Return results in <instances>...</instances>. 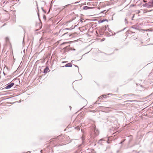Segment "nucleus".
I'll list each match as a JSON object with an SVG mask.
<instances>
[{"instance_id":"obj_1","label":"nucleus","mask_w":153,"mask_h":153,"mask_svg":"<svg viewBox=\"0 0 153 153\" xmlns=\"http://www.w3.org/2000/svg\"><path fill=\"white\" fill-rule=\"evenodd\" d=\"M152 4H151V2H149L147 3H146L145 4H143V6L146 7L147 8H150L152 7Z\"/></svg>"},{"instance_id":"obj_2","label":"nucleus","mask_w":153,"mask_h":153,"mask_svg":"<svg viewBox=\"0 0 153 153\" xmlns=\"http://www.w3.org/2000/svg\"><path fill=\"white\" fill-rule=\"evenodd\" d=\"M14 83H11L10 84L7 86L5 88L6 89H9L11 87L13 86Z\"/></svg>"},{"instance_id":"obj_3","label":"nucleus","mask_w":153,"mask_h":153,"mask_svg":"<svg viewBox=\"0 0 153 153\" xmlns=\"http://www.w3.org/2000/svg\"><path fill=\"white\" fill-rule=\"evenodd\" d=\"M132 28L134 29L138 30L139 29V27L137 25H136L132 26L131 27Z\"/></svg>"},{"instance_id":"obj_4","label":"nucleus","mask_w":153,"mask_h":153,"mask_svg":"<svg viewBox=\"0 0 153 153\" xmlns=\"http://www.w3.org/2000/svg\"><path fill=\"white\" fill-rule=\"evenodd\" d=\"M93 8L92 7H89L86 6H84L83 7V9L85 10H87L88 9H91Z\"/></svg>"},{"instance_id":"obj_5","label":"nucleus","mask_w":153,"mask_h":153,"mask_svg":"<svg viewBox=\"0 0 153 153\" xmlns=\"http://www.w3.org/2000/svg\"><path fill=\"white\" fill-rule=\"evenodd\" d=\"M49 70V68L48 67H46V68L44 69V73H47Z\"/></svg>"},{"instance_id":"obj_6","label":"nucleus","mask_w":153,"mask_h":153,"mask_svg":"<svg viewBox=\"0 0 153 153\" xmlns=\"http://www.w3.org/2000/svg\"><path fill=\"white\" fill-rule=\"evenodd\" d=\"M65 67H71L72 66V65L71 63H68L65 66Z\"/></svg>"},{"instance_id":"obj_7","label":"nucleus","mask_w":153,"mask_h":153,"mask_svg":"<svg viewBox=\"0 0 153 153\" xmlns=\"http://www.w3.org/2000/svg\"><path fill=\"white\" fill-rule=\"evenodd\" d=\"M132 94H124L123 96L122 97H121V98H122L123 97H127L129 95H132Z\"/></svg>"},{"instance_id":"obj_8","label":"nucleus","mask_w":153,"mask_h":153,"mask_svg":"<svg viewBox=\"0 0 153 153\" xmlns=\"http://www.w3.org/2000/svg\"><path fill=\"white\" fill-rule=\"evenodd\" d=\"M67 35V36H68L69 37L71 36V35H70V34L69 33H68V32L64 33L62 35V36H65V35Z\"/></svg>"},{"instance_id":"obj_9","label":"nucleus","mask_w":153,"mask_h":153,"mask_svg":"<svg viewBox=\"0 0 153 153\" xmlns=\"http://www.w3.org/2000/svg\"><path fill=\"white\" fill-rule=\"evenodd\" d=\"M107 20L106 19H105V20H104V19H103V20H100V21H99V23H102L104 22H105V21H106Z\"/></svg>"},{"instance_id":"obj_10","label":"nucleus","mask_w":153,"mask_h":153,"mask_svg":"<svg viewBox=\"0 0 153 153\" xmlns=\"http://www.w3.org/2000/svg\"><path fill=\"white\" fill-rule=\"evenodd\" d=\"M103 140V139H101L99 140L98 142V143H99L100 144H102L101 141H102Z\"/></svg>"},{"instance_id":"obj_11","label":"nucleus","mask_w":153,"mask_h":153,"mask_svg":"<svg viewBox=\"0 0 153 153\" xmlns=\"http://www.w3.org/2000/svg\"><path fill=\"white\" fill-rule=\"evenodd\" d=\"M125 22L126 24H127L128 23V22L126 18L125 19Z\"/></svg>"},{"instance_id":"obj_12","label":"nucleus","mask_w":153,"mask_h":153,"mask_svg":"<svg viewBox=\"0 0 153 153\" xmlns=\"http://www.w3.org/2000/svg\"><path fill=\"white\" fill-rule=\"evenodd\" d=\"M106 95H103L102 96V97H103V98H105L106 97Z\"/></svg>"},{"instance_id":"obj_13","label":"nucleus","mask_w":153,"mask_h":153,"mask_svg":"<svg viewBox=\"0 0 153 153\" xmlns=\"http://www.w3.org/2000/svg\"><path fill=\"white\" fill-rule=\"evenodd\" d=\"M41 8H42V10H43V11H44L45 13H46V12H45V10L43 9V7H42Z\"/></svg>"},{"instance_id":"obj_14","label":"nucleus","mask_w":153,"mask_h":153,"mask_svg":"<svg viewBox=\"0 0 153 153\" xmlns=\"http://www.w3.org/2000/svg\"><path fill=\"white\" fill-rule=\"evenodd\" d=\"M151 4H152V7H153V0H152V2H151Z\"/></svg>"},{"instance_id":"obj_15","label":"nucleus","mask_w":153,"mask_h":153,"mask_svg":"<svg viewBox=\"0 0 153 153\" xmlns=\"http://www.w3.org/2000/svg\"><path fill=\"white\" fill-rule=\"evenodd\" d=\"M108 95H113L114 94H111V93H109V94H108Z\"/></svg>"},{"instance_id":"obj_16","label":"nucleus","mask_w":153,"mask_h":153,"mask_svg":"<svg viewBox=\"0 0 153 153\" xmlns=\"http://www.w3.org/2000/svg\"><path fill=\"white\" fill-rule=\"evenodd\" d=\"M74 65V66H75V67H77V68H78V66L77 65Z\"/></svg>"},{"instance_id":"obj_17","label":"nucleus","mask_w":153,"mask_h":153,"mask_svg":"<svg viewBox=\"0 0 153 153\" xmlns=\"http://www.w3.org/2000/svg\"><path fill=\"white\" fill-rule=\"evenodd\" d=\"M111 118H112V119H115V118L114 117H111Z\"/></svg>"},{"instance_id":"obj_18","label":"nucleus","mask_w":153,"mask_h":153,"mask_svg":"<svg viewBox=\"0 0 153 153\" xmlns=\"http://www.w3.org/2000/svg\"><path fill=\"white\" fill-rule=\"evenodd\" d=\"M107 143H110L108 141H107Z\"/></svg>"},{"instance_id":"obj_19","label":"nucleus","mask_w":153,"mask_h":153,"mask_svg":"<svg viewBox=\"0 0 153 153\" xmlns=\"http://www.w3.org/2000/svg\"><path fill=\"white\" fill-rule=\"evenodd\" d=\"M153 10H153H150L149 11H148V12H150V11H152V10Z\"/></svg>"},{"instance_id":"obj_20","label":"nucleus","mask_w":153,"mask_h":153,"mask_svg":"<svg viewBox=\"0 0 153 153\" xmlns=\"http://www.w3.org/2000/svg\"><path fill=\"white\" fill-rule=\"evenodd\" d=\"M70 110H71V106H70Z\"/></svg>"},{"instance_id":"obj_21","label":"nucleus","mask_w":153,"mask_h":153,"mask_svg":"<svg viewBox=\"0 0 153 153\" xmlns=\"http://www.w3.org/2000/svg\"><path fill=\"white\" fill-rule=\"evenodd\" d=\"M43 18H45V16H44Z\"/></svg>"},{"instance_id":"obj_22","label":"nucleus","mask_w":153,"mask_h":153,"mask_svg":"<svg viewBox=\"0 0 153 153\" xmlns=\"http://www.w3.org/2000/svg\"><path fill=\"white\" fill-rule=\"evenodd\" d=\"M66 62H66H66H62V63Z\"/></svg>"},{"instance_id":"obj_23","label":"nucleus","mask_w":153,"mask_h":153,"mask_svg":"<svg viewBox=\"0 0 153 153\" xmlns=\"http://www.w3.org/2000/svg\"><path fill=\"white\" fill-rule=\"evenodd\" d=\"M93 151H94V150L93 149H91V152H92Z\"/></svg>"},{"instance_id":"obj_24","label":"nucleus","mask_w":153,"mask_h":153,"mask_svg":"<svg viewBox=\"0 0 153 153\" xmlns=\"http://www.w3.org/2000/svg\"><path fill=\"white\" fill-rule=\"evenodd\" d=\"M65 43H63L62 44H64Z\"/></svg>"},{"instance_id":"obj_25","label":"nucleus","mask_w":153,"mask_h":153,"mask_svg":"<svg viewBox=\"0 0 153 153\" xmlns=\"http://www.w3.org/2000/svg\"><path fill=\"white\" fill-rule=\"evenodd\" d=\"M42 150H41V153H42Z\"/></svg>"},{"instance_id":"obj_26","label":"nucleus","mask_w":153,"mask_h":153,"mask_svg":"<svg viewBox=\"0 0 153 153\" xmlns=\"http://www.w3.org/2000/svg\"><path fill=\"white\" fill-rule=\"evenodd\" d=\"M108 120H110V119H109V118H108Z\"/></svg>"},{"instance_id":"obj_27","label":"nucleus","mask_w":153,"mask_h":153,"mask_svg":"<svg viewBox=\"0 0 153 153\" xmlns=\"http://www.w3.org/2000/svg\"><path fill=\"white\" fill-rule=\"evenodd\" d=\"M144 1V2H146V1Z\"/></svg>"},{"instance_id":"obj_28","label":"nucleus","mask_w":153,"mask_h":153,"mask_svg":"<svg viewBox=\"0 0 153 153\" xmlns=\"http://www.w3.org/2000/svg\"><path fill=\"white\" fill-rule=\"evenodd\" d=\"M29 152V153H30V151H29V152Z\"/></svg>"},{"instance_id":"obj_29","label":"nucleus","mask_w":153,"mask_h":153,"mask_svg":"<svg viewBox=\"0 0 153 153\" xmlns=\"http://www.w3.org/2000/svg\"><path fill=\"white\" fill-rule=\"evenodd\" d=\"M78 3L77 2H76L75 3Z\"/></svg>"},{"instance_id":"obj_30","label":"nucleus","mask_w":153,"mask_h":153,"mask_svg":"<svg viewBox=\"0 0 153 153\" xmlns=\"http://www.w3.org/2000/svg\"><path fill=\"white\" fill-rule=\"evenodd\" d=\"M6 68H7V69H8V67H7Z\"/></svg>"},{"instance_id":"obj_31","label":"nucleus","mask_w":153,"mask_h":153,"mask_svg":"<svg viewBox=\"0 0 153 153\" xmlns=\"http://www.w3.org/2000/svg\"><path fill=\"white\" fill-rule=\"evenodd\" d=\"M4 75H5V74H4Z\"/></svg>"}]
</instances>
